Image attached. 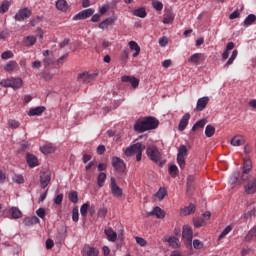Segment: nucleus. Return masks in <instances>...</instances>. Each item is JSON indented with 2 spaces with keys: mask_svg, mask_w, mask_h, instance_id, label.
Segmentation results:
<instances>
[{
  "mask_svg": "<svg viewBox=\"0 0 256 256\" xmlns=\"http://www.w3.org/2000/svg\"><path fill=\"white\" fill-rule=\"evenodd\" d=\"M8 125H9V127H11L12 129H18V127H19V121H17V120H9L8 121Z\"/></svg>",
  "mask_w": 256,
  "mask_h": 256,
  "instance_id": "obj_59",
  "label": "nucleus"
},
{
  "mask_svg": "<svg viewBox=\"0 0 256 256\" xmlns=\"http://www.w3.org/2000/svg\"><path fill=\"white\" fill-rule=\"evenodd\" d=\"M115 21H117L116 17H108L105 20H103L98 27L99 29L105 30L107 29V27H111V25H115Z\"/></svg>",
  "mask_w": 256,
  "mask_h": 256,
  "instance_id": "obj_17",
  "label": "nucleus"
},
{
  "mask_svg": "<svg viewBox=\"0 0 256 256\" xmlns=\"http://www.w3.org/2000/svg\"><path fill=\"white\" fill-rule=\"evenodd\" d=\"M23 43L25 47H33L37 43V38L35 36H27L24 38Z\"/></svg>",
  "mask_w": 256,
  "mask_h": 256,
  "instance_id": "obj_28",
  "label": "nucleus"
},
{
  "mask_svg": "<svg viewBox=\"0 0 256 256\" xmlns=\"http://www.w3.org/2000/svg\"><path fill=\"white\" fill-rule=\"evenodd\" d=\"M97 215H98V217H100V219H105V217L107 215V208H105V207L99 208Z\"/></svg>",
  "mask_w": 256,
  "mask_h": 256,
  "instance_id": "obj_51",
  "label": "nucleus"
},
{
  "mask_svg": "<svg viewBox=\"0 0 256 256\" xmlns=\"http://www.w3.org/2000/svg\"><path fill=\"white\" fill-rule=\"evenodd\" d=\"M104 235H106L108 241L110 243H115L117 241V232L113 230V228H107L104 230Z\"/></svg>",
  "mask_w": 256,
  "mask_h": 256,
  "instance_id": "obj_20",
  "label": "nucleus"
},
{
  "mask_svg": "<svg viewBox=\"0 0 256 256\" xmlns=\"http://www.w3.org/2000/svg\"><path fill=\"white\" fill-rule=\"evenodd\" d=\"M245 193L247 195H253L256 193V179H252L248 182V184L244 187Z\"/></svg>",
  "mask_w": 256,
  "mask_h": 256,
  "instance_id": "obj_19",
  "label": "nucleus"
},
{
  "mask_svg": "<svg viewBox=\"0 0 256 256\" xmlns=\"http://www.w3.org/2000/svg\"><path fill=\"white\" fill-rule=\"evenodd\" d=\"M143 151H145V145L141 144V142H137L128 146L124 150V155H126V157H133V155H136V161L139 162L143 157Z\"/></svg>",
  "mask_w": 256,
  "mask_h": 256,
  "instance_id": "obj_2",
  "label": "nucleus"
},
{
  "mask_svg": "<svg viewBox=\"0 0 256 256\" xmlns=\"http://www.w3.org/2000/svg\"><path fill=\"white\" fill-rule=\"evenodd\" d=\"M95 13V9L88 8L80 11L73 17V21H83L84 19H89Z\"/></svg>",
  "mask_w": 256,
  "mask_h": 256,
  "instance_id": "obj_7",
  "label": "nucleus"
},
{
  "mask_svg": "<svg viewBox=\"0 0 256 256\" xmlns=\"http://www.w3.org/2000/svg\"><path fill=\"white\" fill-rule=\"evenodd\" d=\"M27 163H28L29 167L33 168V167H37V165H39V160L36 158L35 155L27 154Z\"/></svg>",
  "mask_w": 256,
  "mask_h": 256,
  "instance_id": "obj_25",
  "label": "nucleus"
},
{
  "mask_svg": "<svg viewBox=\"0 0 256 256\" xmlns=\"http://www.w3.org/2000/svg\"><path fill=\"white\" fill-rule=\"evenodd\" d=\"M2 59L7 60V59H13V52L11 51H5L1 55Z\"/></svg>",
  "mask_w": 256,
  "mask_h": 256,
  "instance_id": "obj_58",
  "label": "nucleus"
},
{
  "mask_svg": "<svg viewBox=\"0 0 256 256\" xmlns=\"http://www.w3.org/2000/svg\"><path fill=\"white\" fill-rule=\"evenodd\" d=\"M31 17V10L29 8H23L15 14V21H25V19H29Z\"/></svg>",
  "mask_w": 256,
  "mask_h": 256,
  "instance_id": "obj_10",
  "label": "nucleus"
},
{
  "mask_svg": "<svg viewBox=\"0 0 256 256\" xmlns=\"http://www.w3.org/2000/svg\"><path fill=\"white\" fill-rule=\"evenodd\" d=\"M153 215H155V217H157V219H164L165 211H163V209H161L159 206H156L153 208L152 211L147 212V217H152Z\"/></svg>",
  "mask_w": 256,
  "mask_h": 256,
  "instance_id": "obj_15",
  "label": "nucleus"
},
{
  "mask_svg": "<svg viewBox=\"0 0 256 256\" xmlns=\"http://www.w3.org/2000/svg\"><path fill=\"white\" fill-rule=\"evenodd\" d=\"M166 195H167V190H165V188H160L158 192L155 194V197H157L159 201H163Z\"/></svg>",
  "mask_w": 256,
  "mask_h": 256,
  "instance_id": "obj_43",
  "label": "nucleus"
},
{
  "mask_svg": "<svg viewBox=\"0 0 256 256\" xmlns=\"http://www.w3.org/2000/svg\"><path fill=\"white\" fill-rule=\"evenodd\" d=\"M9 213H10V219H21L23 217V213L21 212V210L18 207H11L9 209Z\"/></svg>",
  "mask_w": 256,
  "mask_h": 256,
  "instance_id": "obj_21",
  "label": "nucleus"
},
{
  "mask_svg": "<svg viewBox=\"0 0 256 256\" xmlns=\"http://www.w3.org/2000/svg\"><path fill=\"white\" fill-rule=\"evenodd\" d=\"M252 169H253V163L251 162V159L244 160L243 171H245V173L247 172L251 173Z\"/></svg>",
  "mask_w": 256,
  "mask_h": 256,
  "instance_id": "obj_37",
  "label": "nucleus"
},
{
  "mask_svg": "<svg viewBox=\"0 0 256 256\" xmlns=\"http://www.w3.org/2000/svg\"><path fill=\"white\" fill-rule=\"evenodd\" d=\"M12 181H13V183H17L18 185H21V184L25 183V178L21 174H15L12 177Z\"/></svg>",
  "mask_w": 256,
  "mask_h": 256,
  "instance_id": "obj_41",
  "label": "nucleus"
},
{
  "mask_svg": "<svg viewBox=\"0 0 256 256\" xmlns=\"http://www.w3.org/2000/svg\"><path fill=\"white\" fill-rule=\"evenodd\" d=\"M97 255H99V250H97L94 247L89 248L86 252V256H97Z\"/></svg>",
  "mask_w": 256,
  "mask_h": 256,
  "instance_id": "obj_52",
  "label": "nucleus"
},
{
  "mask_svg": "<svg viewBox=\"0 0 256 256\" xmlns=\"http://www.w3.org/2000/svg\"><path fill=\"white\" fill-rule=\"evenodd\" d=\"M128 45L131 51H135L133 53V57H138L139 53H141V47H139V44H137L135 41H130Z\"/></svg>",
  "mask_w": 256,
  "mask_h": 256,
  "instance_id": "obj_24",
  "label": "nucleus"
},
{
  "mask_svg": "<svg viewBox=\"0 0 256 256\" xmlns=\"http://www.w3.org/2000/svg\"><path fill=\"white\" fill-rule=\"evenodd\" d=\"M17 69V62L15 61H9L6 66L4 67V71H15Z\"/></svg>",
  "mask_w": 256,
  "mask_h": 256,
  "instance_id": "obj_40",
  "label": "nucleus"
},
{
  "mask_svg": "<svg viewBox=\"0 0 256 256\" xmlns=\"http://www.w3.org/2000/svg\"><path fill=\"white\" fill-rule=\"evenodd\" d=\"M250 177H251V172H245L243 170L242 175H241L242 181H249Z\"/></svg>",
  "mask_w": 256,
  "mask_h": 256,
  "instance_id": "obj_63",
  "label": "nucleus"
},
{
  "mask_svg": "<svg viewBox=\"0 0 256 256\" xmlns=\"http://www.w3.org/2000/svg\"><path fill=\"white\" fill-rule=\"evenodd\" d=\"M209 97L208 96H204L202 98H199L197 100V104H196V111H203L205 110V107H207V105H209Z\"/></svg>",
  "mask_w": 256,
  "mask_h": 256,
  "instance_id": "obj_16",
  "label": "nucleus"
},
{
  "mask_svg": "<svg viewBox=\"0 0 256 256\" xmlns=\"http://www.w3.org/2000/svg\"><path fill=\"white\" fill-rule=\"evenodd\" d=\"M169 174L171 175V177H173L175 179V177H177V175L179 174V168H177V165L172 164L169 167Z\"/></svg>",
  "mask_w": 256,
  "mask_h": 256,
  "instance_id": "obj_42",
  "label": "nucleus"
},
{
  "mask_svg": "<svg viewBox=\"0 0 256 256\" xmlns=\"http://www.w3.org/2000/svg\"><path fill=\"white\" fill-rule=\"evenodd\" d=\"M168 243L171 247H179V238L177 237H170L168 239Z\"/></svg>",
  "mask_w": 256,
  "mask_h": 256,
  "instance_id": "obj_49",
  "label": "nucleus"
},
{
  "mask_svg": "<svg viewBox=\"0 0 256 256\" xmlns=\"http://www.w3.org/2000/svg\"><path fill=\"white\" fill-rule=\"evenodd\" d=\"M79 83H84V85H89V83H93L95 79H97V73L89 74L87 72H83L77 77Z\"/></svg>",
  "mask_w": 256,
  "mask_h": 256,
  "instance_id": "obj_5",
  "label": "nucleus"
},
{
  "mask_svg": "<svg viewBox=\"0 0 256 256\" xmlns=\"http://www.w3.org/2000/svg\"><path fill=\"white\" fill-rule=\"evenodd\" d=\"M51 183V172L44 171L40 174V185L45 189Z\"/></svg>",
  "mask_w": 256,
  "mask_h": 256,
  "instance_id": "obj_12",
  "label": "nucleus"
},
{
  "mask_svg": "<svg viewBox=\"0 0 256 256\" xmlns=\"http://www.w3.org/2000/svg\"><path fill=\"white\" fill-rule=\"evenodd\" d=\"M112 166L118 173H125V170L127 169V165L119 157H112Z\"/></svg>",
  "mask_w": 256,
  "mask_h": 256,
  "instance_id": "obj_9",
  "label": "nucleus"
},
{
  "mask_svg": "<svg viewBox=\"0 0 256 256\" xmlns=\"http://www.w3.org/2000/svg\"><path fill=\"white\" fill-rule=\"evenodd\" d=\"M191 213H195V205L194 204H190L187 207H184L181 209L180 211V215H191Z\"/></svg>",
  "mask_w": 256,
  "mask_h": 256,
  "instance_id": "obj_29",
  "label": "nucleus"
},
{
  "mask_svg": "<svg viewBox=\"0 0 256 256\" xmlns=\"http://www.w3.org/2000/svg\"><path fill=\"white\" fill-rule=\"evenodd\" d=\"M36 215H38L40 217V219H45V209L44 208H39L37 211H36Z\"/></svg>",
  "mask_w": 256,
  "mask_h": 256,
  "instance_id": "obj_64",
  "label": "nucleus"
},
{
  "mask_svg": "<svg viewBox=\"0 0 256 256\" xmlns=\"http://www.w3.org/2000/svg\"><path fill=\"white\" fill-rule=\"evenodd\" d=\"M230 143L233 147H241V145H245V138L241 135H236L232 138Z\"/></svg>",
  "mask_w": 256,
  "mask_h": 256,
  "instance_id": "obj_22",
  "label": "nucleus"
},
{
  "mask_svg": "<svg viewBox=\"0 0 256 256\" xmlns=\"http://www.w3.org/2000/svg\"><path fill=\"white\" fill-rule=\"evenodd\" d=\"M110 189L113 197H123V189L117 185L115 177H111L110 179Z\"/></svg>",
  "mask_w": 256,
  "mask_h": 256,
  "instance_id": "obj_8",
  "label": "nucleus"
},
{
  "mask_svg": "<svg viewBox=\"0 0 256 256\" xmlns=\"http://www.w3.org/2000/svg\"><path fill=\"white\" fill-rule=\"evenodd\" d=\"M193 223H194V227L199 228V227H203L205 220L203 218H196L193 220Z\"/></svg>",
  "mask_w": 256,
  "mask_h": 256,
  "instance_id": "obj_53",
  "label": "nucleus"
},
{
  "mask_svg": "<svg viewBox=\"0 0 256 256\" xmlns=\"http://www.w3.org/2000/svg\"><path fill=\"white\" fill-rule=\"evenodd\" d=\"M135 17H140V19H145L147 17V11L145 8H138L133 11Z\"/></svg>",
  "mask_w": 256,
  "mask_h": 256,
  "instance_id": "obj_31",
  "label": "nucleus"
},
{
  "mask_svg": "<svg viewBox=\"0 0 256 256\" xmlns=\"http://www.w3.org/2000/svg\"><path fill=\"white\" fill-rule=\"evenodd\" d=\"M39 222L40 220L37 216H31L24 218L23 225H25L26 227H31V225H37V223Z\"/></svg>",
  "mask_w": 256,
  "mask_h": 256,
  "instance_id": "obj_23",
  "label": "nucleus"
},
{
  "mask_svg": "<svg viewBox=\"0 0 256 256\" xmlns=\"http://www.w3.org/2000/svg\"><path fill=\"white\" fill-rule=\"evenodd\" d=\"M191 119V114L186 113L180 120L178 129L180 131H185L187 129V125H189V120Z\"/></svg>",
  "mask_w": 256,
  "mask_h": 256,
  "instance_id": "obj_18",
  "label": "nucleus"
},
{
  "mask_svg": "<svg viewBox=\"0 0 256 256\" xmlns=\"http://www.w3.org/2000/svg\"><path fill=\"white\" fill-rule=\"evenodd\" d=\"M122 83H129L133 87V89H137L139 87V79L134 76H122Z\"/></svg>",
  "mask_w": 256,
  "mask_h": 256,
  "instance_id": "obj_14",
  "label": "nucleus"
},
{
  "mask_svg": "<svg viewBox=\"0 0 256 256\" xmlns=\"http://www.w3.org/2000/svg\"><path fill=\"white\" fill-rule=\"evenodd\" d=\"M41 152L44 155H49L51 153L55 152V146L53 144H45L44 146L41 147Z\"/></svg>",
  "mask_w": 256,
  "mask_h": 256,
  "instance_id": "obj_27",
  "label": "nucleus"
},
{
  "mask_svg": "<svg viewBox=\"0 0 256 256\" xmlns=\"http://www.w3.org/2000/svg\"><path fill=\"white\" fill-rule=\"evenodd\" d=\"M68 54L62 55L60 58L57 59L56 65H63L65 61L67 60Z\"/></svg>",
  "mask_w": 256,
  "mask_h": 256,
  "instance_id": "obj_61",
  "label": "nucleus"
},
{
  "mask_svg": "<svg viewBox=\"0 0 256 256\" xmlns=\"http://www.w3.org/2000/svg\"><path fill=\"white\" fill-rule=\"evenodd\" d=\"M152 7L156 10V11H163V2L159 1V0H154L152 2Z\"/></svg>",
  "mask_w": 256,
  "mask_h": 256,
  "instance_id": "obj_47",
  "label": "nucleus"
},
{
  "mask_svg": "<svg viewBox=\"0 0 256 256\" xmlns=\"http://www.w3.org/2000/svg\"><path fill=\"white\" fill-rule=\"evenodd\" d=\"M232 227L231 226H227L219 235L218 239L219 241H221V239H225V237H227V235H229V233H231L232 231Z\"/></svg>",
  "mask_w": 256,
  "mask_h": 256,
  "instance_id": "obj_45",
  "label": "nucleus"
},
{
  "mask_svg": "<svg viewBox=\"0 0 256 256\" xmlns=\"http://www.w3.org/2000/svg\"><path fill=\"white\" fill-rule=\"evenodd\" d=\"M256 21V16L254 14L248 15L244 20L245 27H249L250 25L254 24Z\"/></svg>",
  "mask_w": 256,
  "mask_h": 256,
  "instance_id": "obj_36",
  "label": "nucleus"
},
{
  "mask_svg": "<svg viewBox=\"0 0 256 256\" xmlns=\"http://www.w3.org/2000/svg\"><path fill=\"white\" fill-rule=\"evenodd\" d=\"M182 239H184L187 245H192L193 243V228L189 225H184L182 230Z\"/></svg>",
  "mask_w": 256,
  "mask_h": 256,
  "instance_id": "obj_6",
  "label": "nucleus"
},
{
  "mask_svg": "<svg viewBox=\"0 0 256 256\" xmlns=\"http://www.w3.org/2000/svg\"><path fill=\"white\" fill-rule=\"evenodd\" d=\"M187 155H189V152L187 150V146L186 145H180L178 148V154H177V163L180 167V169H185V159L187 157Z\"/></svg>",
  "mask_w": 256,
  "mask_h": 256,
  "instance_id": "obj_3",
  "label": "nucleus"
},
{
  "mask_svg": "<svg viewBox=\"0 0 256 256\" xmlns=\"http://www.w3.org/2000/svg\"><path fill=\"white\" fill-rule=\"evenodd\" d=\"M46 109L47 108H45V106H37L34 108H30L27 115L28 117H40V115H43V113H45Z\"/></svg>",
  "mask_w": 256,
  "mask_h": 256,
  "instance_id": "obj_13",
  "label": "nucleus"
},
{
  "mask_svg": "<svg viewBox=\"0 0 256 256\" xmlns=\"http://www.w3.org/2000/svg\"><path fill=\"white\" fill-rule=\"evenodd\" d=\"M193 247L194 249H203V242H201L199 239H195L193 241Z\"/></svg>",
  "mask_w": 256,
  "mask_h": 256,
  "instance_id": "obj_57",
  "label": "nucleus"
},
{
  "mask_svg": "<svg viewBox=\"0 0 256 256\" xmlns=\"http://www.w3.org/2000/svg\"><path fill=\"white\" fill-rule=\"evenodd\" d=\"M159 127V120L153 116H148L143 120H138L134 124V131L138 133H145V131H151Z\"/></svg>",
  "mask_w": 256,
  "mask_h": 256,
  "instance_id": "obj_1",
  "label": "nucleus"
},
{
  "mask_svg": "<svg viewBox=\"0 0 256 256\" xmlns=\"http://www.w3.org/2000/svg\"><path fill=\"white\" fill-rule=\"evenodd\" d=\"M87 211H89V203H85L80 208V213L82 217H87Z\"/></svg>",
  "mask_w": 256,
  "mask_h": 256,
  "instance_id": "obj_50",
  "label": "nucleus"
},
{
  "mask_svg": "<svg viewBox=\"0 0 256 256\" xmlns=\"http://www.w3.org/2000/svg\"><path fill=\"white\" fill-rule=\"evenodd\" d=\"M43 57L44 67H50V65H53V63H55V56L49 50H45L43 52Z\"/></svg>",
  "mask_w": 256,
  "mask_h": 256,
  "instance_id": "obj_11",
  "label": "nucleus"
},
{
  "mask_svg": "<svg viewBox=\"0 0 256 256\" xmlns=\"http://www.w3.org/2000/svg\"><path fill=\"white\" fill-rule=\"evenodd\" d=\"M72 220L74 221V223H77V221H79V209L73 208V210H72Z\"/></svg>",
  "mask_w": 256,
  "mask_h": 256,
  "instance_id": "obj_54",
  "label": "nucleus"
},
{
  "mask_svg": "<svg viewBox=\"0 0 256 256\" xmlns=\"http://www.w3.org/2000/svg\"><path fill=\"white\" fill-rule=\"evenodd\" d=\"M55 5H56V9H58L59 11H67V8H68L67 1L57 0Z\"/></svg>",
  "mask_w": 256,
  "mask_h": 256,
  "instance_id": "obj_34",
  "label": "nucleus"
},
{
  "mask_svg": "<svg viewBox=\"0 0 256 256\" xmlns=\"http://www.w3.org/2000/svg\"><path fill=\"white\" fill-rule=\"evenodd\" d=\"M205 120H198L192 127V131H197V129H203L205 127Z\"/></svg>",
  "mask_w": 256,
  "mask_h": 256,
  "instance_id": "obj_46",
  "label": "nucleus"
},
{
  "mask_svg": "<svg viewBox=\"0 0 256 256\" xmlns=\"http://www.w3.org/2000/svg\"><path fill=\"white\" fill-rule=\"evenodd\" d=\"M135 240H136V243L140 245V247H145V245H147V241L142 237L136 236Z\"/></svg>",
  "mask_w": 256,
  "mask_h": 256,
  "instance_id": "obj_55",
  "label": "nucleus"
},
{
  "mask_svg": "<svg viewBox=\"0 0 256 256\" xmlns=\"http://www.w3.org/2000/svg\"><path fill=\"white\" fill-rule=\"evenodd\" d=\"M237 55H239V52L237 50H233L232 55L230 56V58L224 65V69H228L229 65H233V61H235V59H237Z\"/></svg>",
  "mask_w": 256,
  "mask_h": 256,
  "instance_id": "obj_33",
  "label": "nucleus"
},
{
  "mask_svg": "<svg viewBox=\"0 0 256 256\" xmlns=\"http://www.w3.org/2000/svg\"><path fill=\"white\" fill-rule=\"evenodd\" d=\"M230 183L234 185L237 181H239V172H234L230 177Z\"/></svg>",
  "mask_w": 256,
  "mask_h": 256,
  "instance_id": "obj_56",
  "label": "nucleus"
},
{
  "mask_svg": "<svg viewBox=\"0 0 256 256\" xmlns=\"http://www.w3.org/2000/svg\"><path fill=\"white\" fill-rule=\"evenodd\" d=\"M146 155L153 163H159L161 161V152H159L157 146H148L146 148Z\"/></svg>",
  "mask_w": 256,
  "mask_h": 256,
  "instance_id": "obj_4",
  "label": "nucleus"
},
{
  "mask_svg": "<svg viewBox=\"0 0 256 256\" xmlns=\"http://www.w3.org/2000/svg\"><path fill=\"white\" fill-rule=\"evenodd\" d=\"M10 5L9 1H4L0 6V13H7Z\"/></svg>",
  "mask_w": 256,
  "mask_h": 256,
  "instance_id": "obj_48",
  "label": "nucleus"
},
{
  "mask_svg": "<svg viewBox=\"0 0 256 256\" xmlns=\"http://www.w3.org/2000/svg\"><path fill=\"white\" fill-rule=\"evenodd\" d=\"M168 43H169V39L167 37H162L159 39L160 47H167Z\"/></svg>",
  "mask_w": 256,
  "mask_h": 256,
  "instance_id": "obj_62",
  "label": "nucleus"
},
{
  "mask_svg": "<svg viewBox=\"0 0 256 256\" xmlns=\"http://www.w3.org/2000/svg\"><path fill=\"white\" fill-rule=\"evenodd\" d=\"M201 53H195L188 59L189 63L192 65H199V61L201 60Z\"/></svg>",
  "mask_w": 256,
  "mask_h": 256,
  "instance_id": "obj_35",
  "label": "nucleus"
},
{
  "mask_svg": "<svg viewBox=\"0 0 256 256\" xmlns=\"http://www.w3.org/2000/svg\"><path fill=\"white\" fill-rule=\"evenodd\" d=\"M255 215H256V208H253L244 213V219L245 221H249V219L255 217Z\"/></svg>",
  "mask_w": 256,
  "mask_h": 256,
  "instance_id": "obj_44",
  "label": "nucleus"
},
{
  "mask_svg": "<svg viewBox=\"0 0 256 256\" xmlns=\"http://www.w3.org/2000/svg\"><path fill=\"white\" fill-rule=\"evenodd\" d=\"M105 181H107V174H105V172H100L97 178L98 187H104Z\"/></svg>",
  "mask_w": 256,
  "mask_h": 256,
  "instance_id": "obj_32",
  "label": "nucleus"
},
{
  "mask_svg": "<svg viewBox=\"0 0 256 256\" xmlns=\"http://www.w3.org/2000/svg\"><path fill=\"white\" fill-rule=\"evenodd\" d=\"M11 80V88L16 90V89H21L23 87V80L21 78H10Z\"/></svg>",
  "mask_w": 256,
  "mask_h": 256,
  "instance_id": "obj_26",
  "label": "nucleus"
},
{
  "mask_svg": "<svg viewBox=\"0 0 256 256\" xmlns=\"http://www.w3.org/2000/svg\"><path fill=\"white\" fill-rule=\"evenodd\" d=\"M69 201H71V203H78L79 202V194L77 193V191H71L68 195Z\"/></svg>",
  "mask_w": 256,
  "mask_h": 256,
  "instance_id": "obj_38",
  "label": "nucleus"
},
{
  "mask_svg": "<svg viewBox=\"0 0 256 256\" xmlns=\"http://www.w3.org/2000/svg\"><path fill=\"white\" fill-rule=\"evenodd\" d=\"M1 87H11V78L10 79H3L0 81Z\"/></svg>",
  "mask_w": 256,
  "mask_h": 256,
  "instance_id": "obj_60",
  "label": "nucleus"
},
{
  "mask_svg": "<svg viewBox=\"0 0 256 256\" xmlns=\"http://www.w3.org/2000/svg\"><path fill=\"white\" fill-rule=\"evenodd\" d=\"M206 137H213L215 135V126L207 125L205 128Z\"/></svg>",
  "mask_w": 256,
  "mask_h": 256,
  "instance_id": "obj_39",
  "label": "nucleus"
},
{
  "mask_svg": "<svg viewBox=\"0 0 256 256\" xmlns=\"http://www.w3.org/2000/svg\"><path fill=\"white\" fill-rule=\"evenodd\" d=\"M173 21H175V15L173 12H168L167 14H165L162 20L164 25H170V23H172Z\"/></svg>",
  "mask_w": 256,
  "mask_h": 256,
  "instance_id": "obj_30",
  "label": "nucleus"
}]
</instances>
